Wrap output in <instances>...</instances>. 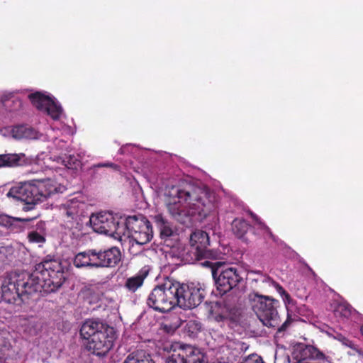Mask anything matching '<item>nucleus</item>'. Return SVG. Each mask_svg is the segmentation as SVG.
I'll list each match as a JSON object with an SVG mask.
<instances>
[{"instance_id":"19","label":"nucleus","mask_w":363,"mask_h":363,"mask_svg":"<svg viewBox=\"0 0 363 363\" xmlns=\"http://www.w3.org/2000/svg\"><path fill=\"white\" fill-rule=\"evenodd\" d=\"M184 363H202L204 355L200 350L191 345H182Z\"/></svg>"},{"instance_id":"14","label":"nucleus","mask_w":363,"mask_h":363,"mask_svg":"<svg viewBox=\"0 0 363 363\" xmlns=\"http://www.w3.org/2000/svg\"><path fill=\"white\" fill-rule=\"evenodd\" d=\"M121 252L117 247H111L105 250H96V268L113 267L121 260Z\"/></svg>"},{"instance_id":"28","label":"nucleus","mask_w":363,"mask_h":363,"mask_svg":"<svg viewBox=\"0 0 363 363\" xmlns=\"http://www.w3.org/2000/svg\"><path fill=\"white\" fill-rule=\"evenodd\" d=\"M336 317L348 318L352 314V307L347 303H339L334 309Z\"/></svg>"},{"instance_id":"35","label":"nucleus","mask_w":363,"mask_h":363,"mask_svg":"<svg viewBox=\"0 0 363 363\" xmlns=\"http://www.w3.org/2000/svg\"><path fill=\"white\" fill-rule=\"evenodd\" d=\"M182 320L180 317L177 315L172 316V322L169 324L166 323L164 325L165 328H169L170 330H174L178 328L182 324Z\"/></svg>"},{"instance_id":"43","label":"nucleus","mask_w":363,"mask_h":363,"mask_svg":"<svg viewBox=\"0 0 363 363\" xmlns=\"http://www.w3.org/2000/svg\"><path fill=\"white\" fill-rule=\"evenodd\" d=\"M360 331H361V333H362V335L363 336V325L361 327Z\"/></svg>"},{"instance_id":"16","label":"nucleus","mask_w":363,"mask_h":363,"mask_svg":"<svg viewBox=\"0 0 363 363\" xmlns=\"http://www.w3.org/2000/svg\"><path fill=\"white\" fill-rule=\"evenodd\" d=\"M190 245L195 250L196 257L202 255L204 250L209 245L208 235L201 230H196L191 234Z\"/></svg>"},{"instance_id":"1","label":"nucleus","mask_w":363,"mask_h":363,"mask_svg":"<svg viewBox=\"0 0 363 363\" xmlns=\"http://www.w3.org/2000/svg\"><path fill=\"white\" fill-rule=\"evenodd\" d=\"M64 281L61 263L56 259L45 260L38 264L26 279L16 274L6 277L1 285L2 298L7 303H13L24 295L40 291L43 288L56 290Z\"/></svg>"},{"instance_id":"25","label":"nucleus","mask_w":363,"mask_h":363,"mask_svg":"<svg viewBox=\"0 0 363 363\" xmlns=\"http://www.w3.org/2000/svg\"><path fill=\"white\" fill-rule=\"evenodd\" d=\"M125 360L128 363H155L150 355L139 352L130 354Z\"/></svg>"},{"instance_id":"17","label":"nucleus","mask_w":363,"mask_h":363,"mask_svg":"<svg viewBox=\"0 0 363 363\" xmlns=\"http://www.w3.org/2000/svg\"><path fill=\"white\" fill-rule=\"evenodd\" d=\"M96 250H88L79 252L75 255L73 261L74 265L77 268H96Z\"/></svg>"},{"instance_id":"18","label":"nucleus","mask_w":363,"mask_h":363,"mask_svg":"<svg viewBox=\"0 0 363 363\" xmlns=\"http://www.w3.org/2000/svg\"><path fill=\"white\" fill-rule=\"evenodd\" d=\"M28 160L23 153H6L0 155V168L15 167L26 164Z\"/></svg>"},{"instance_id":"29","label":"nucleus","mask_w":363,"mask_h":363,"mask_svg":"<svg viewBox=\"0 0 363 363\" xmlns=\"http://www.w3.org/2000/svg\"><path fill=\"white\" fill-rule=\"evenodd\" d=\"M57 161L69 169H77L80 166V161L74 155L62 158L59 157Z\"/></svg>"},{"instance_id":"2","label":"nucleus","mask_w":363,"mask_h":363,"mask_svg":"<svg viewBox=\"0 0 363 363\" xmlns=\"http://www.w3.org/2000/svg\"><path fill=\"white\" fill-rule=\"evenodd\" d=\"M164 203L171 217L182 223L190 221L192 218L201 221L216 212L213 196L208 189L198 186L167 188Z\"/></svg>"},{"instance_id":"40","label":"nucleus","mask_w":363,"mask_h":363,"mask_svg":"<svg viewBox=\"0 0 363 363\" xmlns=\"http://www.w3.org/2000/svg\"><path fill=\"white\" fill-rule=\"evenodd\" d=\"M258 276H267V274H262L259 271L254 272L251 270V277H252V279H258Z\"/></svg>"},{"instance_id":"23","label":"nucleus","mask_w":363,"mask_h":363,"mask_svg":"<svg viewBox=\"0 0 363 363\" xmlns=\"http://www.w3.org/2000/svg\"><path fill=\"white\" fill-rule=\"evenodd\" d=\"M251 216V227H253L255 229H257L259 232L258 234H262L263 235H267L269 238H273L274 235L269 228L267 225L263 222H262L257 215L254 214L252 211L250 213Z\"/></svg>"},{"instance_id":"41","label":"nucleus","mask_w":363,"mask_h":363,"mask_svg":"<svg viewBox=\"0 0 363 363\" xmlns=\"http://www.w3.org/2000/svg\"><path fill=\"white\" fill-rule=\"evenodd\" d=\"M4 110V104L2 102L1 96H0V119L1 118V114Z\"/></svg>"},{"instance_id":"33","label":"nucleus","mask_w":363,"mask_h":363,"mask_svg":"<svg viewBox=\"0 0 363 363\" xmlns=\"http://www.w3.org/2000/svg\"><path fill=\"white\" fill-rule=\"evenodd\" d=\"M12 222H16L14 217L6 214L0 215V225L10 228L12 225Z\"/></svg>"},{"instance_id":"26","label":"nucleus","mask_w":363,"mask_h":363,"mask_svg":"<svg viewBox=\"0 0 363 363\" xmlns=\"http://www.w3.org/2000/svg\"><path fill=\"white\" fill-rule=\"evenodd\" d=\"M201 330V323L196 319H190L186 321L184 330L189 337H194Z\"/></svg>"},{"instance_id":"32","label":"nucleus","mask_w":363,"mask_h":363,"mask_svg":"<svg viewBox=\"0 0 363 363\" xmlns=\"http://www.w3.org/2000/svg\"><path fill=\"white\" fill-rule=\"evenodd\" d=\"M182 345H180L178 350H174L173 353L167 358L166 362L167 363H184V356H182Z\"/></svg>"},{"instance_id":"34","label":"nucleus","mask_w":363,"mask_h":363,"mask_svg":"<svg viewBox=\"0 0 363 363\" xmlns=\"http://www.w3.org/2000/svg\"><path fill=\"white\" fill-rule=\"evenodd\" d=\"M28 240L30 242L43 243L45 242V238L37 232H31L28 234Z\"/></svg>"},{"instance_id":"24","label":"nucleus","mask_w":363,"mask_h":363,"mask_svg":"<svg viewBox=\"0 0 363 363\" xmlns=\"http://www.w3.org/2000/svg\"><path fill=\"white\" fill-rule=\"evenodd\" d=\"M249 229L248 223L242 219H235L232 223V230L239 238H242Z\"/></svg>"},{"instance_id":"45","label":"nucleus","mask_w":363,"mask_h":363,"mask_svg":"<svg viewBox=\"0 0 363 363\" xmlns=\"http://www.w3.org/2000/svg\"><path fill=\"white\" fill-rule=\"evenodd\" d=\"M123 363H128L127 361L125 359L124 362Z\"/></svg>"},{"instance_id":"38","label":"nucleus","mask_w":363,"mask_h":363,"mask_svg":"<svg viewBox=\"0 0 363 363\" xmlns=\"http://www.w3.org/2000/svg\"><path fill=\"white\" fill-rule=\"evenodd\" d=\"M251 363H265L262 358L257 354H251Z\"/></svg>"},{"instance_id":"10","label":"nucleus","mask_w":363,"mask_h":363,"mask_svg":"<svg viewBox=\"0 0 363 363\" xmlns=\"http://www.w3.org/2000/svg\"><path fill=\"white\" fill-rule=\"evenodd\" d=\"M33 105L38 110L47 113L54 120H58L62 115V108L52 98L40 92L29 95Z\"/></svg>"},{"instance_id":"21","label":"nucleus","mask_w":363,"mask_h":363,"mask_svg":"<svg viewBox=\"0 0 363 363\" xmlns=\"http://www.w3.org/2000/svg\"><path fill=\"white\" fill-rule=\"evenodd\" d=\"M12 136L16 139H35L37 138V132L27 125L15 126L11 131Z\"/></svg>"},{"instance_id":"12","label":"nucleus","mask_w":363,"mask_h":363,"mask_svg":"<svg viewBox=\"0 0 363 363\" xmlns=\"http://www.w3.org/2000/svg\"><path fill=\"white\" fill-rule=\"evenodd\" d=\"M243 281V278L235 268L222 270L216 279L217 289L220 294H225Z\"/></svg>"},{"instance_id":"7","label":"nucleus","mask_w":363,"mask_h":363,"mask_svg":"<svg viewBox=\"0 0 363 363\" xmlns=\"http://www.w3.org/2000/svg\"><path fill=\"white\" fill-rule=\"evenodd\" d=\"M93 230L101 234H105L119 240L125 226L123 221L116 220L110 213L104 212L93 214L89 218Z\"/></svg>"},{"instance_id":"8","label":"nucleus","mask_w":363,"mask_h":363,"mask_svg":"<svg viewBox=\"0 0 363 363\" xmlns=\"http://www.w3.org/2000/svg\"><path fill=\"white\" fill-rule=\"evenodd\" d=\"M206 295V286L201 283L191 282L187 285L181 284L178 290V306L191 309L199 306Z\"/></svg>"},{"instance_id":"44","label":"nucleus","mask_w":363,"mask_h":363,"mask_svg":"<svg viewBox=\"0 0 363 363\" xmlns=\"http://www.w3.org/2000/svg\"><path fill=\"white\" fill-rule=\"evenodd\" d=\"M242 363H248V362H247V359H246L245 362H242Z\"/></svg>"},{"instance_id":"4","label":"nucleus","mask_w":363,"mask_h":363,"mask_svg":"<svg viewBox=\"0 0 363 363\" xmlns=\"http://www.w3.org/2000/svg\"><path fill=\"white\" fill-rule=\"evenodd\" d=\"M80 335L86 340V349L97 356L106 354L115 340L113 328L94 320H88L84 323L80 329Z\"/></svg>"},{"instance_id":"39","label":"nucleus","mask_w":363,"mask_h":363,"mask_svg":"<svg viewBox=\"0 0 363 363\" xmlns=\"http://www.w3.org/2000/svg\"><path fill=\"white\" fill-rule=\"evenodd\" d=\"M342 341V343L347 347L355 350V345L353 343L352 341L350 340L346 337H343Z\"/></svg>"},{"instance_id":"3","label":"nucleus","mask_w":363,"mask_h":363,"mask_svg":"<svg viewBox=\"0 0 363 363\" xmlns=\"http://www.w3.org/2000/svg\"><path fill=\"white\" fill-rule=\"evenodd\" d=\"M279 306V301L269 296L262 295L251 297V309L264 326L277 327V335L289 330L299 320L298 315L290 314L287 311L286 319L281 324V318L277 311Z\"/></svg>"},{"instance_id":"27","label":"nucleus","mask_w":363,"mask_h":363,"mask_svg":"<svg viewBox=\"0 0 363 363\" xmlns=\"http://www.w3.org/2000/svg\"><path fill=\"white\" fill-rule=\"evenodd\" d=\"M155 220L160 230V234L162 237L167 238L172 235V230L162 216H155Z\"/></svg>"},{"instance_id":"5","label":"nucleus","mask_w":363,"mask_h":363,"mask_svg":"<svg viewBox=\"0 0 363 363\" xmlns=\"http://www.w3.org/2000/svg\"><path fill=\"white\" fill-rule=\"evenodd\" d=\"M123 225L125 228L119 241L129 250L148 243L153 237L152 225L143 216H129Z\"/></svg>"},{"instance_id":"20","label":"nucleus","mask_w":363,"mask_h":363,"mask_svg":"<svg viewBox=\"0 0 363 363\" xmlns=\"http://www.w3.org/2000/svg\"><path fill=\"white\" fill-rule=\"evenodd\" d=\"M273 281L267 276H258V279L251 277V291L254 296H262L260 293L265 291L269 289Z\"/></svg>"},{"instance_id":"31","label":"nucleus","mask_w":363,"mask_h":363,"mask_svg":"<svg viewBox=\"0 0 363 363\" xmlns=\"http://www.w3.org/2000/svg\"><path fill=\"white\" fill-rule=\"evenodd\" d=\"M207 310L209 313V316L212 318H215L216 320L221 319L222 316L220 313V304L218 302L211 303L207 306Z\"/></svg>"},{"instance_id":"42","label":"nucleus","mask_w":363,"mask_h":363,"mask_svg":"<svg viewBox=\"0 0 363 363\" xmlns=\"http://www.w3.org/2000/svg\"><path fill=\"white\" fill-rule=\"evenodd\" d=\"M250 333H251V336H257L259 335V333L258 332H256L255 330L250 331Z\"/></svg>"},{"instance_id":"36","label":"nucleus","mask_w":363,"mask_h":363,"mask_svg":"<svg viewBox=\"0 0 363 363\" xmlns=\"http://www.w3.org/2000/svg\"><path fill=\"white\" fill-rule=\"evenodd\" d=\"M278 291L281 295L286 305L289 304L292 301L290 294L281 286L278 285Z\"/></svg>"},{"instance_id":"37","label":"nucleus","mask_w":363,"mask_h":363,"mask_svg":"<svg viewBox=\"0 0 363 363\" xmlns=\"http://www.w3.org/2000/svg\"><path fill=\"white\" fill-rule=\"evenodd\" d=\"M94 167H110L116 171L119 169L118 166L112 162L99 163V164L94 165Z\"/></svg>"},{"instance_id":"15","label":"nucleus","mask_w":363,"mask_h":363,"mask_svg":"<svg viewBox=\"0 0 363 363\" xmlns=\"http://www.w3.org/2000/svg\"><path fill=\"white\" fill-rule=\"evenodd\" d=\"M40 202L58 192H63L65 187L50 179L35 180Z\"/></svg>"},{"instance_id":"30","label":"nucleus","mask_w":363,"mask_h":363,"mask_svg":"<svg viewBox=\"0 0 363 363\" xmlns=\"http://www.w3.org/2000/svg\"><path fill=\"white\" fill-rule=\"evenodd\" d=\"M16 222H12V225L9 228L11 230L18 233L23 230L26 225L28 223L32 218H20L14 217Z\"/></svg>"},{"instance_id":"11","label":"nucleus","mask_w":363,"mask_h":363,"mask_svg":"<svg viewBox=\"0 0 363 363\" xmlns=\"http://www.w3.org/2000/svg\"><path fill=\"white\" fill-rule=\"evenodd\" d=\"M291 357L296 361L294 363H317L325 359V354L317 348L303 343L294 346Z\"/></svg>"},{"instance_id":"13","label":"nucleus","mask_w":363,"mask_h":363,"mask_svg":"<svg viewBox=\"0 0 363 363\" xmlns=\"http://www.w3.org/2000/svg\"><path fill=\"white\" fill-rule=\"evenodd\" d=\"M86 203L82 200V196H75L68 199L60 206V213L65 216L68 222L80 220L84 213Z\"/></svg>"},{"instance_id":"6","label":"nucleus","mask_w":363,"mask_h":363,"mask_svg":"<svg viewBox=\"0 0 363 363\" xmlns=\"http://www.w3.org/2000/svg\"><path fill=\"white\" fill-rule=\"evenodd\" d=\"M180 283L167 279L162 284L155 287L150 294L147 305L155 311L165 313L178 306V290Z\"/></svg>"},{"instance_id":"22","label":"nucleus","mask_w":363,"mask_h":363,"mask_svg":"<svg viewBox=\"0 0 363 363\" xmlns=\"http://www.w3.org/2000/svg\"><path fill=\"white\" fill-rule=\"evenodd\" d=\"M147 274L146 272H140L135 276L128 278L125 287L130 292L136 291L143 284Z\"/></svg>"},{"instance_id":"9","label":"nucleus","mask_w":363,"mask_h":363,"mask_svg":"<svg viewBox=\"0 0 363 363\" xmlns=\"http://www.w3.org/2000/svg\"><path fill=\"white\" fill-rule=\"evenodd\" d=\"M35 180L19 182L13 185L6 194L8 198L14 201L35 205L40 202Z\"/></svg>"}]
</instances>
